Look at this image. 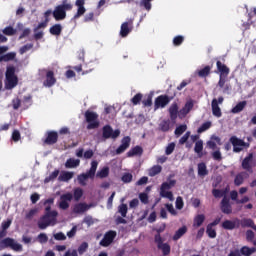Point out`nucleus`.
<instances>
[{"mask_svg":"<svg viewBox=\"0 0 256 256\" xmlns=\"http://www.w3.org/2000/svg\"><path fill=\"white\" fill-rule=\"evenodd\" d=\"M75 6L78 8L76 14L74 15V19H79V17H83L87 11V9H85V0H76Z\"/></svg>","mask_w":256,"mask_h":256,"instance_id":"nucleus-19","label":"nucleus"},{"mask_svg":"<svg viewBox=\"0 0 256 256\" xmlns=\"http://www.w3.org/2000/svg\"><path fill=\"white\" fill-rule=\"evenodd\" d=\"M121 179L123 183H131V181H133V174L124 173Z\"/></svg>","mask_w":256,"mask_h":256,"instance_id":"nucleus-62","label":"nucleus"},{"mask_svg":"<svg viewBox=\"0 0 256 256\" xmlns=\"http://www.w3.org/2000/svg\"><path fill=\"white\" fill-rule=\"evenodd\" d=\"M206 234L210 239H215V237H217V231L209 224L206 227Z\"/></svg>","mask_w":256,"mask_h":256,"instance_id":"nucleus-45","label":"nucleus"},{"mask_svg":"<svg viewBox=\"0 0 256 256\" xmlns=\"http://www.w3.org/2000/svg\"><path fill=\"white\" fill-rule=\"evenodd\" d=\"M80 163H81L80 159L70 158L66 161L65 167L66 169H75V167H79Z\"/></svg>","mask_w":256,"mask_h":256,"instance_id":"nucleus-30","label":"nucleus"},{"mask_svg":"<svg viewBox=\"0 0 256 256\" xmlns=\"http://www.w3.org/2000/svg\"><path fill=\"white\" fill-rule=\"evenodd\" d=\"M53 203H55L54 198H48L45 200L44 205H47L45 207V215H48V217H52L53 219H57V215H59V213L55 210L51 211V205H53Z\"/></svg>","mask_w":256,"mask_h":256,"instance_id":"nucleus-13","label":"nucleus"},{"mask_svg":"<svg viewBox=\"0 0 256 256\" xmlns=\"http://www.w3.org/2000/svg\"><path fill=\"white\" fill-rule=\"evenodd\" d=\"M185 233H187V226H182L173 235V238H172L173 241H179V239H181V237H183V235H185Z\"/></svg>","mask_w":256,"mask_h":256,"instance_id":"nucleus-32","label":"nucleus"},{"mask_svg":"<svg viewBox=\"0 0 256 256\" xmlns=\"http://www.w3.org/2000/svg\"><path fill=\"white\" fill-rule=\"evenodd\" d=\"M2 33H4V35H8L9 37H11L12 35H15L16 30H14L12 26H7L2 30Z\"/></svg>","mask_w":256,"mask_h":256,"instance_id":"nucleus-56","label":"nucleus"},{"mask_svg":"<svg viewBox=\"0 0 256 256\" xmlns=\"http://www.w3.org/2000/svg\"><path fill=\"white\" fill-rule=\"evenodd\" d=\"M121 135V130H113L111 125H105L102 128V137L103 139H117Z\"/></svg>","mask_w":256,"mask_h":256,"instance_id":"nucleus-5","label":"nucleus"},{"mask_svg":"<svg viewBox=\"0 0 256 256\" xmlns=\"http://www.w3.org/2000/svg\"><path fill=\"white\" fill-rule=\"evenodd\" d=\"M212 114L214 117H221L223 113L221 112V108L219 107V102H217V98H214L211 103Z\"/></svg>","mask_w":256,"mask_h":256,"instance_id":"nucleus-25","label":"nucleus"},{"mask_svg":"<svg viewBox=\"0 0 256 256\" xmlns=\"http://www.w3.org/2000/svg\"><path fill=\"white\" fill-rule=\"evenodd\" d=\"M115 237H117V232L113 230L106 232L103 239L100 241L101 247H109V245L115 241Z\"/></svg>","mask_w":256,"mask_h":256,"instance_id":"nucleus-9","label":"nucleus"},{"mask_svg":"<svg viewBox=\"0 0 256 256\" xmlns=\"http://www.w3.org/2000/svg\"><path fill=\"white\" fill-rule=\"evenodd\" d=\"M69 201H73V194H71V192L62 194L60 196V202L58 205L59 209H62L63 211H67V209H69Z\"/></svg>","mask_w":256,"mask_h":256,"instance_id":"nucleus-11","label":"nucleus"},{"mask_svg":"<svg viewBox=\"0 0 256 256\" xmlns=\"http://www.w3.org/2000/svg\"><path fill=\"white\" fill-rule=\"evenodd\" d=\"M255 251H256L255 247L249 248L248 246H243L240 249V255L251 256L253 255V253H255Z\"/></svg>","mask_w":256,"mask_h":256,"instance_id":"nucleus-40","label":"nucleus"},{"mask_svg":"<svg viewBox=\"0 0 256 256\" xmlns=\"http://www.w3.org/2000/svg\"><path fill=\"white\" fill-rule=\"evenodd\" d=\"M212 158L214 159V161H222L223 160V156H222L221 150H219V148L217 150H215L214 152H212Z\"/></svg>","mask_w":256,"mask_h":256,"instance_id":"nucleus-57","label":"nucleus"},{"mask_svg":"<svg viewBox=\"0 0 256 256\" xmlns=\"http://www.w3.org/2000/svg\"><path fill=\"white\" fill-rule=\"evenodd\" d=\"M177 185V180H169L168 182H163L160 187V196L164 199H169L173 201V192L169 191Z\"/></svg>","mask_w":256,"mask_h":256,"instance_id":"nucleus-3","label":"nucleus"},{"mask_svg":"<svg viewBox=\"0 0 256 256\" xmlns=\"http://www.w3.org/2000/svg\"><path fill=\"white\" fill-rule=\"evenodd\" d=\"M33 48V44H25L24 46H22L19 49V53L20 55H25V53H27V51H31V49Z\"/></svg>","mask_w":256,"mask_h":256,"instance_id":"nucleus-55","label":"nucleus"},{"mask_svg":"<svg viewBox=\"0 0 256 256\" xmlns=\"http://www.w3.org/2000/svg\"><path fill=\"white\" fill-rule=\"evenodd\" d=\"M12 141H14V143L21 141V132H19V130H14L12 132Z\"/></svg>","mask_w":256,"mask_h":256,"instance_id":"nucleus-60","label":"nucleus"},{"mask_svg":"<svg viewBox=\"0 0 256 256\" xmlns=\"http://www.w3.org/2000/svg\"><path fill=\"white\" fill-rule=\"evenodd\" d=\"M222 229L225 231H233V229H239L241 227V220L236 218L234 220H225L221 224Z\"/></svg>","mask_w":256,"mask_h":256,"instance_id":"nucleus-8","label":"nucleus"},{"mask_svg":"<svg viewBox=\"0 0 256 256\" xmlns=\"http://www.w3.org/2000/svg\"><path fill=\"white\" fill-rule=\"evenodd\" d=\"M211 74V66H205L204 68L200 69L197 73L198 77H209Z\"/></svg>","mask_w":256,"mask_h":256,"instance_id":"nucleus-42","label":"nucleus"},{"mask_svg":"<svg viewBox=\"0 0 256 256\" xmlns=\"http://www.w3.org/2000/svg\"><path fill=\"white\" fill-rule=\"evenodd\" d=\"M216 67L220 73V76L224 75V77H227V75H229V71H230L229 67H227V65L223 64L221 61L218 60L216 62Z\"/></svg>","mask_w":256,"mask_h":256,"instance_id":"nucleus-26","label":"nucleus"},{"mask_svg":"<svg viewBox=\"0 0 256 256\" xmlns=\"http://www.w3.org/2000/svg\"><path fill=\"white\" fill-rule=\"evenodd\" d=\"M62 31H63V26H61V24H54L49 29V33H51L52 35H56V36L61 35Z\"/></svg>","mask_w":256,"mask_h":256,"instance_id":"nucleus-37","label":"nucleus"},{"mask_svg":"<svg viewBox=\"0 0 256 256\" xmlns=\"http://www.w3.org/2000/svg\"><path fill=\"white\" fill-rule=\"evenodd\" d=\"M205 223V216L203 214H198L194 218L193 227H201Z\"/></svg>","mask_w":256,"mask_h":256,"instance_id":"nucleus-41","label":"nucleus"},{"mask_svg":"<svg viewBox=\"0 0 256 256\" xmlns=\"http://www.w3.org/2000/svg\"><path fill=\"white\" fill-rule=\"evenodd\" d=\"M57 83V78H55V72L53 70H48L46 72V80L43 82L44 87H53Z\"/></svg>","mask_w":256,"mask_h":256,"instance_id":"nucleus-18","label":"nucleus"},{"mask_svg":"<svg viewBox=\"0 0 256 256\" xmlns=\"http://www.w3.org/2000/svg\"><path fill=\"white\" fill-rule=\"evenodd\" d=\"M173 99L174 96L160 95L155 99L154 107L155 109H165V107H167V104L171 103Z\"/></svg>","mask_w":256,"mask_h":256,"instance_id":"nucleus-6","label":"nucleus"},{"mask_svg":"<svg viewBox=\"0 0 256 256\" xmlns=\"http://www.w3.org/2000/svg\"><path fill=\"white\" fill-rule=\"evenodd\" d=\"M37 240L43 245L49 241V237L45 233H40L37 237Z\"/></svg>","mask_w":256,"mask_h":256,"instance_id":"nucleus-59","label":"nucleus"},{"mask_svg":"<svg viewBox=\"0 0 256 256\" xmlns=\"http://www.w3.org/2000/svg\"><path fill=\"white\" fill-rule=\"evenodd\" d=\"M6 80H5V88L6 89H15L19 83V78L15 74V67L14 66H8L6 69Z\"/></svg>","mask_w":256,"mask_h":256,"instance_id":"nucleus-2","label":"nucleus"},{"mask_svg":"<svg viewBox=\"0 0 256 256\" xmlns=\"http://www.w3.org/2000/svg\"><path fill=\"white\" fill-rule=\"evenodd\" d=\"M72 197H74V201H81V197H83V189L75 188Z\"/></svg>","mask_w":256,"mask_h":256,"instance_id":"nucleus-49","label":"nucleus"},{"mask_svg":"<svg viewBox=\"0 0 256 256\" xmlns=\"http://www.w3.org/2000/svg\"><path fill=\"white\" fill-rule=\"evenodd\" d=\"M253 163V153H249L242 161V169L244 171H252L253 167L251 166Z\"/></svg>","mask_w":256,"mask_h":256,"instance_id":"nucleus-23","label":"nucleus"},{"mask_svg":"<svg viewBox=\"0 0 256 256\" xmlns=\"http://www.w3.org/2000/svg\"><path fill=\"white\" fill-rule=\"evenodd\" d=\"M240 226L243 228L251 227V229H254V231H256L255 222L251 218H244V219L240 220Z\"/></svg>","mask_w":256,"mask_h":256,"instance_id":"nucleus-29","label":"nucleus"},{"mask_svg":"<svg viewBox=\"0 0 256 256\" xmlns=\"http://www.w3.org/2000/svg\"><path fill=\"white\" fill-rule=\"evenodd\" d=\"M174 151H175V143L172 142L168 144V146L166 147L165 153L166 155H171Z\"/></svg>","mask_w":256,"mask_h":256,"instance_id":"nucleus-64","label":"nucleus"},{"mask_svg":"<svg viewBox=\"0 0 256 256\" xmlns=\"http://www.w3.org/2000/svg\"><path fill=\"white\" fill-rule=\"evenodd\" d=\"M187 131V125L182 124L175 129V135H183Z\"/></svg>","mask_w":256,"mask_h":256,"instance_id":"nucleus-54","label":"nucleus"},{"mask_svg":"<svg viewBox=\"0 0 256 256\" xmlns=\"http://www.w3.org/2000/svg\"><path fill=\"white\" fill-rule=\"evenodd\" d=\"M75 176V173L69 172V171H63L59 177L58 181H63L64 183H67L68 181H71L73 177Z\"/></svg>","mask_w":256,"mask_h":256,"instance_id":"nucleus-27","label":"nucleus"},{"mask_svg":"<svg viewBox=\"0 0 256 256\" xmlns=\"http://www.w3.org/2000/svg\"><path fill=\"white\" fill-rule=\"evenodd\" d=\"M245 107H247V101L244 100V101L238 102L236 106L231 109V113H234V114L241 113V111H243Z\"/></svg>","mask_w":256,"mask_h":256,"instance_id":"nucleus-31","label":"nucleus"},{"mask_svg":"<svg viewBox=\"0 0 256 256\" xmlns=\"http://www.w3.org/2000/svg\"><path fill=\"white\" fill-rule=\"evenodd\" d=\"M131 31H133V20L122 23L120 28V35L122 37H127Z\"/></svg>","mask_w":256,"mask_h":256,"instance_id":"nucleus-20","label":"nucleus"},{"mask_svg":"<svg viewBox=\"0 0 256 256\" xmlns=\"http://www.w3.org/2000/svg\"><path fill=\"white\" fill-rule=\"evenodd\" d=\"M91 209V205L85 203V202H80L77 203L73 206V213L76 215H83V213L89 211Z\"/></svg>","mask_w":256,"mask_h":256,"instance_id":"nucleus-15","label":"nucleus"},{"mask_svg":"<svg viewBox=\"0 0 256 256\" xmlns=\"http://www.w3.org/2000/svg\"><path fill=\"white\" fill-rule=\"evenodd\" d=\"M247 177H248L247 172L238 173L234 178V185L236 187H241V185H243V183H245V179H247Z\"/></svg>","mask_w":256,"mask_h":256,"instance_id":"nucleus-24","label":"nucleus"},{"mask_svg":"<svg viewBox=\"0 0 256 256\" xmlns=\"http://www.w3.org/2000/svg\"><path fill=\"white\" fill-rule=\"evenodd\" d=\"M184 205H185V203L183 202V198L181 196H178L176 198V209L181 210V209H183Z\"/></svg>","mask_w":256,"mask_h":256,"instance_id":"nucleus-63","label":"nucleus"},{"mask_svg":"<svg viewBox=\"0 0 256 256\" xmlns=\"http://www.w3.org/2000/svg\"><path fill=\"white\" fill-rule=\"evenodd\" d=\"M87 179H93V177L90 176L88 172L80 174L78 176V183L82 185V187H85V185H87Z\"/></svg>","mask_w":256,"mask_h":256,"instance_id":"nucleus-38","label":"nucleus"},{"mask_svg":"<svg viewBox=\"0 0 256 256\" xmlns=\"http://www.w3.org/2000/svg\"><path fill=\"white\" fill-rule=\"evenodd\" d=\"M194 152L198 154V157H203V140L195 142Z\"/></svg>","mask_w":256,"mask_h":256,"instance_id":"nucleus-36","label":"nucleus"},{"mask_svg":"<svg viewBox=\"0 0 256 256\" xmlns=\"http://www.w3.org/2000/svg\"><path fill=\"white\" fill-rule=\"evenodd\" d=\"M52 15L55 19V21H63L67 17V12L63 11V8L58 5L55 7L54 11L52 12Z\"/></svg>","mask_w":256,"mask_h":256,"instance_id":"nucleus-21","label":"nucleus"},{"mask_svg":"<svg viewBox=\"0 0 256 256\" xmlns=\"http://www.w3.org/2000/svg\"><path fill=\"white\" fill-rule=\"evenodd\" d=\"M229 143L233 146L234 153H241V151H243V146L245 145V140L238 138L237 136H232L229 139Z\"/></svg>","mask_w":256,"mask_h":256,"instance_id":"nucleus-7","label":"nucleus"},{"mask_svg":"<svg viewBox=\"0 0 256 256\" xmlns=\"http://www.w3.org/2000/svg\"><path fill=\"white\" fill-rule=\"evenodd\" d=\"M60 8L63 9V11L65 13H67V11H71V9H73V4L69 3L67 0H63L62 4L59 5Z\"/></svg>","mask_w":256,"mask_h":256,"instance_id":"nucleus-52","label":"nucleus"},{"mask_svg":"<svg viewBox=\"0 0 256 256\" xmlns=\"http://www.w3.org/2000/svg\"><path fill=\"white\" fill-rule=\"evenodd\" d=\"M98 165H99V162H97V161H92L91 162V167H90V169H89V171L87 172L90 176H92V177H95V173H97V167H98Z\"/></svg>","mask_w":256,"mask_h":256,"instance_id":"nucleus-47","label":"nucleus"},{"mask_svg":"<svg viewBox=\"0 0 256 256\" xmlns=\"http://www.w3.org/2000/svg\"><path fill=\"white\" fill-rule=\"evenodd\" d=\"M193 107H195V103L193 102V100H188L185 103L184 107L179 110V118L183 119V117H187V115H189V113H191V111L193 110Z\"/></svg>","mask_w":256,"mask_h":256,"instance_id":"nucleus-14","label":"nucleus"},{"mask_svg":"<svg viewBox=\"0 0 256 256\" xmlns=\"http://www.w3.org/2000/svg\"><path fill=\"white\" fill-rule=\"evenodd\" d=\"M211 121L204 122L198 129L197 133H205V131H208V129H211Z\"/></svg>","mask_w":256,"mask_h":256,"instance_id":"nucleus-46","label":"nucleus"},{"mask_svg":"<svg viewBox=\"0 0 256 256\" xmlns=\"http://www.w3.org/2000/svg\"><path fill=\"white\" fill-rule=\"evenodd\" d=\"M57 218L49 217V214H44L38 221V227L40 229H47L51 223H55Z\"/></svg>","mask_w":256,"mask_h":256,"instance_id":"nucleus-12","label":"nucleus"},{"mask_svg":"<svg viewBox=\"0 0 256 256\" xmlns=\"http://www.w3.org/2000/svg\"><path fill=\"white\" fill-rule=\"evenodd\" d=\"M183 41H185V37H183L182 35H178L173 38V45L175 47H179L180 45L183 44Z\"/></svg>","mask_w":256,"mask_h":256,"instance_id":"nucleus-53","label":"nucleus"},{"mask_svg":"<svg viewBox=\"0 0 256 256\" xmlns=\"http://www.w3.org/2000/svg\"><path fill=\"white\" fill-rule=\"evenodd\" d=\"M198 175L199 177L209 175V170H207V165L204 162L198 164Z\"/></svg>","mask_w":256,"mask_h":256,"instance_id":"nucleus-33","label":"nucleus"},{"mask_svg":"<svg viewBox=\"0 0 256 256\" xmlns=\"http://www.w3.org/2000/svg\"><path fill=\"white\" fill-rule=\"evenodd\" d=\"M97 177H99L100 179H105L109 177V167H104L100 171H98Z\"/></svg>","mask_w":256,"mask_h":256,"instance_id":"nucleus-48","label":"nucleus"},{"mask_svg":"<svg viewBox=\"0 0 256 256\" xmlns=\"http://www.w3.org/2000/svg\"><path fill=\"white\" fill-rule=\"evenodd\" d=\"M171 121H177V117H179V104L174 102L170 105L168 109Z\"/></svg>","mask_w":256,"mask_h":256,"instance_id":"nucleus-22","label":"nucleus"},{"mask_svg":"<svg viewBox=\"0 0 256 256\" xmlns=\"http://www.w3.org/2000/svg\"><path fill=\"white\" fill-rule=\"evenodd\" d=\"M139 156L141 157V155H143V147L141 146H135L132 149H130L127 152V157H135V156Z\"/></svg>","mask_w":256,"mask_h":256,"instance_id":"nucleus-28","label":"nucleus"},{"mask_svg":"<svg viewBox=\"0 0 256 256\" xmlns=\"http://www.w3.org/2000/svg\"><path fill=\"white\" fill-rule=\"evenodd\" d=\"M141 99H143V94H141V93L136 94V95L131 99L132 105H139V103H141Z\"/></svg>","mask_w":256,"mask_h":256,"instance_id":"nucleus-58","label":"nucleus"},{"mask_svg":"<svg viewBox=\"0 0 256 256\" xmlns=\"http://www.w3.org/2000/svg\"><path fill=\"white\" fill-rule=\"evenodd\" d=\"M7 231L0 230V249H12L16 253L23 251V245L18 243L15 239L7 237ZM4 238V239H3Z\"/></svg>","mask_w":256,"mask_h":256,"instance_id":"nucleus-1","label":"nucleus"},{"mask_svg":"<svg viewBox=\"0 0 256 256\" xmlns=\"http://www.w3.org/2000/svg\"><path fill=\"white\" fill-rule=\"evenodd\" d=\"M220 210L224 215H231L233 213V206H231V200L229 197L224 196L220 202Z\"/></svg>","mask_w":256,"mask_h":256,"instance_id":"nucleus-10","label":"nucleus"},{"mask_svg":"<svg viewBox=\"0 0 256 256\" xmlns=\"http://www.w3.org/2000/svg\"><path fill=\"white\" fill-rule=\"evenodd\" d=\"M59 177V170H54L48 177L45 178V183H50V181H55Z\"/></svg>","mask_w":256,"mask_h":256,"instance_id":"nucleus-50","label":"nucleus"},{"mask_svg":"<svg viewBox=\"0 0 256 256\" xmlns=\"http://www.w3.org/2000/svg\"><path fill=\"white\" fill-rule=\"evenodd\" d=\"M158 249L162 250L164 256H167L171 253V246L168 243L162 244Z\"/></svg>","mask_w":256,"mask_h":256,"instance_id":"nucleus-51","label":"nucleus"},{"mask_svg":"<svg viewBox=\"0 0 256 256\" xmlns=\"http://www.w3.org/2000/svg\"><path fill=\"white\" fill-rule=\"evenodd\" d=\"M159 129L160 131H162L163 133H167V131H169V129H171V120H162L159 124Z\"/></svg>","mask_w":256,"mask_h":256,"instance_id":"nucleus-34","label":"nucleus"},{"mask_svg":"<svg viewBox=\"0 0 256 256\" xmlns=\"http://www.w3.org/2000/svg\"><path fill=\"white\" fill-rule=\"evenodd\" d=\"M163 171V167L160 165H154L148 170L149 177H155V175H159Z\"/></svg>","mask_w":256,"mask_h":256,"instance_id":"nucleus-35","label":"nucleus"},{"mask_svg":"<svg viewBox=\"0 0 256 256\" xmlns=\"http://www.w3.org/2000/svg\"><path fill=\"white\" fill-rule=\"evenodd\" d=\"M59 141V134L57 131H48L44 140L45 145H55Z\"/></svg>","mask_w":256,"mask_h":256,"instance_id":"nucleus-17","label":"nucleus"},{"mask_svg":"<svg viewBox=\"0 0 256 256\" xmlns=\"http://www.w3.org/2000/svg\"><path fill=\"white\" fill-rule=\"evenodd\" d=\"M17 57V54L15 52H9L3 56L0 57V61H4L5 63L9 61H13Z\"/></svg>","mask_w":256,"mask_h":256,"instance_id":"nucleus-43","label":"nucleus"},{"mask_svg":"<svg viewBox=\"0 0 256 256\" xmlns=\"http://www.w3.org/2000/svg\"><path fill=\"white\" fill-rule=\"evenodd\" d=\"M131 145V137L125 136L121 140V145L116 149V155H121V153H125L127 149H129Z\"/></svg>","mask_w":256,"mask_h":256,"instance_id":"nucleus-16","label":"nucleus"},{"mask_svg":"<svg viewBox=\"0 0 256 256\" xmlns=\"http://www.w3.org/2000/svg\"><path fill=\"white\" fill-rule=\"evenodd\" d=\"M128 211L129 208L127 207V204L122 203L118 206V213H120L121 217H127Z\"/></svg>","mask_w":256,"mask_h":256,"instance_id":"nucleus-44","label":"nucleus"},{"mask_svg":"<svg viewBox=\"0 0 256 256\" xmlns=\"http://www.w3.org/2000/svg\"><path fill=\"white\" fill-rule=\"evenodd\" d=\"M227 191L228 189L226 188L225 190L221 189H213L212 190V195L215 197V199H221V197H227Z\"/></svg>","mask_w":256,"mask_h":256,"instance_id":"nucleus-39","label":"nucleus"},{"mask_svg":"<svg viewBox=\"0 0 256 256\" xmlns=\"http://www.w3.org/2000/svg\"><path fill=\"white\" fill-rule=\"evenodd\" d=\"M84 117L88 123L86 127L88 131H91V129H99V114H97V112L87 110Z\"/></svg>","mask_w":256,"mask_h":256,"instance_id":"nucleus-4","label":"nucleus"},{"mask_svg":"<svg viewBox=\"0 0 256 256\" xmlns=\"http://www.w3.org/2000/svg\"><path fill=\"white\" fill-rule=\"evenodd\" d=\"M89 249V244L87 242H83L79 247H78V253L79 255H83Z\"/></svg>","mask_w":256,"mask_h":256,"instance_id":"nucleus-61","label":"nucleus"}]
</instances>
